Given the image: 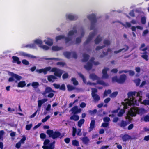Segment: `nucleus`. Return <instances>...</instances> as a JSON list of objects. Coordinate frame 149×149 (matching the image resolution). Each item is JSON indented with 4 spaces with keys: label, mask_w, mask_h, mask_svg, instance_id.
Instances as JSON below:
<instances>
[{
    "label": "nucleus",
    "mask_w": 149,
    "mask_h": 149,
    "mask_svg": "<svg viewBox=\"0 0 149 149\" xmlns=\"http://www.w3.org/2000/svg\"><path fill=\"white\" fill-rule=\"evenodd\" d=\"M71 111L73 114L75 115L80 113L81 111V109L80 108L78 109L77 106H75L71 109Z\"/></svg>",
    "instance_id": "nucleus-8"
},
{
    "label": "nucleus",
    "mask_w": 149,
    "mask_h": 149,
    "mask_svg": "<svg viewBox=\"0 0 149 149\" xmlns=\"http://www.w3.org/2000/svg\"><path fill=\"white\" fill-rule=\"evenodd\" d=\"M85 122V120L84 119H81L78 122V126L80 127H81L82 125Z\"/></svg>",
    "instance_id": "nucleus-32"
},
{
    "label": "nucleus",
    "mask_w": 149,
    "mask_h": 149,
    "mask_svg": "<svg viewBox=\"0 0 149 149\" xmlns=\"http://www.w3.org/2000/svg\"><path fill=\"white\" fill-rule=\"evenodd\" d=\"M51 71L52 72H54V76L59 77H61L63 73L62 71L61 70L59 69H57L56 67L53 68L51 69Z\"/></svg>",
    "instance_id": "nucleus-7"
},
{
    "label": "nucleus",
    "mask_w": 149,
    "mask_h": 149,
    "mask_svg": "<svg viewBox=\"0 0 149 149\" xmlns=\"http://www.w3.org/2000/svg\"><path fill=\"white\" fill-rule=\"evenodd\" d=\"M43 128L45 129H48L46 131V133L49 137H52L53 139H55L57 138L61 139L64 136V134H61L59 131H56L54 132L53 130L49 129V127L48 125L44 126Z\"/></svg>",
    "instance_id": "nucleus-2"
},
{
    "label": "nucleus",
    "mask_w": 149,
    "mask_h": 149,
    "mask_svg": "<svg viewBox=\"0 0 149 149\" xmlns=\"http://www.w3.org/2000/svg\"><path fill=\"white\" fill-rule=\"evenodd\" d=\"M47 100L48 99H43L38 101V107L39 109H40L42 104L45 102L47 101Z\"/></svg>",
    "instance_id": "nucleus-12"
},
{
    "label": "nucleus",
    "mask_w": 149,
    "mask_h": 149,
    "mask_svg": "<svg viewBox=\"0 0 149 149\" xmlns=\"http://www.w3.org/2000/svg\"><path fill=\"white\" fill-rule=\"evenodd\" d=\"M92 97L93 98V101L95 102H98L100 100V97L97 94L92 95Z\"/></svg>",
    "instance_id": "nucleus-16"
},
{
    "label": "nucleus",
    "mask_w": 149,
    "mask_h": 149,
    "mask_svg": "<svg viewBox=\"0 0 149 149\" xmlns=\"http://www.w3.org/2000/svg\"><path fill=\"white\" fill-rule=\"evenodd\" d=\"M52 48V49L54 51H58L61 49L60 47L57 46H53Z\"/></svg>",
    "instance_id": "nucleus-41"
},
{
    "label": "nucleus",
    "mask_w": 149,
    "mask_h": 149,
    "mask_svg": "<svg viewBox=\"0 0 149 149\" xmlns=\"http://www.w3.org/2000/svg\"><path fill=\"white\" fill-rule=\"evenodd\" d=\"M111 49L110 48H108L107 49V51L106 52H105L104 51H103L102 53L104 55H107L108 54V53L109 52H111Z\"/></svg>",
    "instance_id": "nucleus-55"
},
{
    "label": "nucleus",
    "mask_w": 149,
    "mask_h": 149,
    "mask_svg": "<svg viewBox=\"0 0 149 149\" xmlns=\"http://www.w3.org/2000/svg\"><path fill=\"white\" fill-rule=\"evenodd\" d=\"M92 39L90 38V37H88L87 39L84 43V46H85L86 45L89 43L91 41V40H92Z\"/></svg>",
    "instance_id": "nucleus-42"
},
{
    "label": "nucleus",
    "mask_w": 149,
    "mask_h": 149,
    "mask_svg": "<svg viewBox=\"0 0 149 149\" xmlns=\"http://www.w3.org/2000/svg\"><path fill=\"white\" fill-rule=\"evenodd\" d=\"M70 120H72L76 121L78 120L79 119V117L77 115L73 114V115L70 117Z\"/></svg>",
    "instance_id": "nucleus-25"
},
{
    "label": "nucleus",
    "mask_w": 149,
    "mask_h": 149,
    "mask_svg": "<svg viewBox=\"0 0 149 149\" xmlns=\"http://www.w3.org/2000/svg\"><path fill=\"white\" fill-rule=\"evenodd\" d=\"M146 18L145 17H143L141 19V22L142 24H145L146 23Z\"/></svg>",
    "instance_id": "nucleus-61"
},
{
    "label": "nucleus",
    "mask_w": 149,
    "mask_h": 149,
    "mask_svg": "<svg viewBox=\"0 0 149 149\" xmlns=\"http://www.w3.org/2000/svg\"><path fill=\"white\" fill-rule=\"evenodd\" d=\"M128 119L129 121L128 122H126L123 120H122L120 123L119 124L120 126L121 127L124 128L128 124H129L131 123V119L130 118H128Z\"/></svg>",
    "instance_id": "nucleus-10"
},
{
    "label": "nucleus",
    "mask_w": 149,
    "mask_h": 149,
    "mask_svg": "<svg viewBox=\"0 0 149 149\" xmlns=\"http://www.w3.org/2000/svg\"><path fill=\"white\" fill-rule=\"evenodd\" d=\"M126 79V75L123 74L120 75L119 78H118L117 76L112 77V80L113 82L116 81L119 84H123L125 82Z\"/></svg>",
    "instance_id": "nucleus-5"
},
{
    "label": "nucleus",
    "mask_w": 149,
    "mask_h": 149,
    "mask_svg": "<svg viewBox=\"0 0 149 149\" xmlns=\"http://www.w3.org/2000/svg\"><path fill=\"white\" fill-rule=\"evenodd\" d=\"M141 57L145 60L148 61V56L147 54H142L141 55Z\"/></svg>",
    "instance_id": "nucleus-54"
},
{
    "label": "nucleus",
    "mask_w": 149,
    "mask_h": 149,
    "mask_svg": "<svg viewBox=\"0 0 149 149\" xmlns=\"http://www.w3.org/2000/svg\"><path fill=\"white\" fill-rule=\"evenodd\" d=\"M42 72L45 74H47V71L51 70V68L49 66L46 67L45 68L42 69Z\"/></svg>",
    "instance_id": "nucleus-30"
},
{
    "label": "nucleus",
    "mask_w": 149,
    "mask_h": 149,
    "mask_svg": "<svg viewBox=\"0 0 149 149\" xmlns=\"http://www.w3.org/2000/svg\"><path fill=\"white\" fill-rule=\"evenodd\" d=\"M93 66L92 63L90 62H88L86 64V65L84 66V68L87 70H91Z\"/></svg>",
    "instance_id": "nucleus-17"
},
{
    "label": "nucleus",
    "mask_w": 149,
    "mask_h": 149,
    "mask_svg": "<svg viewBox=\"0 0 149 149\" xmlns=\"http://www.w3.org/2000/svg\"><path fill=\"white\" fill-rule=\"evenodd\" d=\"M34 42L36 44L38 45H40V46L43 43L42 41L39 39H36L34 41Z\"/></svg>",
    "instance_id": "nucleus-37"
},
{
    "label": "nucleus",
    "mask_w": 149,
    "mask_h": 149,
    "mask_svg": "<svg viewBox=\"0 0 149 149\" xmlns=\"http://www.w3.org/2000/svg\"><path fill=\"white\" fill-rule=\"evenodd\" d=\"M136 92L135 91L129 92L127 94L128 99L127 101L126 102V100H125V103L124 105V108L125 109H127L128 106H131L135 105L138 106L139 103L134 97L135 96Z\"/></svg>",
    "instance_id": "nucleus-1"
},
{
    "label": "nucleus",
    "mask_w": 149,
    "mask_h": 149,
    "mask_svg": "<svg viewBox=\"0 0 149 149\" xmlns=\"http://www.w3.org/2000/svg\"><path fill=\"white\" fill-rule=\"evenodd\" d=\"M118 94V92L116 91L112 93L110 95V97L111 98L116 97Z\"/></svg>",
    "instance_id": "nucleus-47"
},
{
    "label": "nucleus",
    "mask_w": 149,
    "mask_h": 149,
    "mask_svg": "<svg viewBox=\"0 0 149 149\" xmlns=\"http://www.w3.org/2000/svg\"><path fill=\"white\" fill-rule=\"evenodd\" d=\"M71 53L70 52L66 51L63 53V54L68 59H69L70 58Z\"/></svg>",
    "instance_id": "nucleus-31"
},
{
    "label": "nucleus",
    "mask_w": 149,
    "mask_h": 149,
    "mask_svg": "<svg viewBox=\"0 0 149 149\" xmlns=\"http://www.w3.org/2000/svg\"><path fill=\"white\" fill-rule=\"evenodd\" d=\"M65 38V43H68L69 42L71 41L72 40L71 38H69V37H65V38Z\"/></svg>",
    "instance_id": "nucleus-62"
},
{
    "label": "nucleus",
    "mask_w": 149,
    "mask_h": 149,
    "mask_svg": "<svg viewBox=\"0 0 149 149\" xmlns=\"http://www.w3.org/2000/svg\"><path fill=\"white\" fill-rule=\"evenodd\" d=\"M90 78L93 80H98L99 78L95 74H91L90 75Z\"/></svg>",
    "instance_id": "nucleus-29"
},
{
    "label": "nucleus",
    "mask_w": 149,
    "mask_h": 149,
    "mask_svg": "<svg viewBox=\"0 0 149 149\" xmlns=\"http://www.w3.org/2000/svg\"><path fill=\"white\" fill-rule=\"evenodd\" d=\"M67 18L70 20H74L77 19L78 17L75 15L69 14L67 15Z\"/></svg>",
    "instance_id": "nucleus-15"
},
{
    "label": "nucleus",
    "mask_w": 149,
    "mask_h": 149,
    "mask_svg": "<svg viewBox=\"0 0 149 149\" xmlns=\"http://www.w3.org/2000/svg\"><path fill=\"white\" fill-rule=\"evenodd\" d=\"M73 30L70 31L68 33V36H71L74 34L76 33L77 32V30L76 29V27L74 26L73 27Z\"/></svg>",
    "instance_id": "nucleus-19"
},
{
    "label": "nucleus",
    "mask_w": 149,
    "mask_h": 149,
    "mask_svg": "<svg viewBox=\"0 0 149 149\" xmlns=\"http://www.w3.org/2000/svg\"><path fill=\"white\" fill-rule=\"evenodd\" d=\"M123 25L126 28L127 27L128 28L130 27L131 26V24L127 22L126 23V25L123 24Z\"/></svg>",
    "instance_id": "nucleus-57"
},
{
    "label": "nucleus",
    "mask_w": 149,
    "mask_h": 149,
    "mask_svg": "<svg viewBox=\"0 0 149 149\" xmlns=\"http://www.w3.org/2000/svg\"><path fill=\"white\" fill-rule=\"evenodd\" d=\"M72 144L74 146H79V141L76 140H73L72 141Z\"/></svg>",
    "instance_id": "nucleus-34"
},
{
    "label": "nucleus",
    "mask_w": 149,
    "mask_h": 149,
    "mask_svg": "<svg viewBox=\"0 0 149 149\" xmlns=\"http://www.w3.org/2000/svg\"><path fill=\"white\" fill-rule=\"evenodd\" d=\"M109 70L108 68H105L102 70V73L103 74L102 77L103 78L107 79L108 78L109 75L107 73V71Z\"/></svg>",
    "instance_id": "nucleus-11"
},
{
    "label": "nucleus",
    "mask_w": 149,
    "mask_h": 149,
    "mask_svg": "<svg viewBox=\"0 0 149 149\" xmlns=\"http://www.w3.org/2000/svg\"><path fill=\"white\" fill-rule=\"evenodd\" d=\"M104 44L108 46L110 45V42L109 40H105L103 42Z\"/></svg>",
    "instance_id": "nucleus-52"
},
{
    "label": "nucleus",
    "mask_w": 149,
    "mask_h": 149,
    "mask_svg": "<svg viewBox=\"0 0 149 149\" xmlns=\"http://www.w3.org/2000/svg\"><path fill=\"white\" fill-rule=\"evenodd\" d=\"M22 62L23 64H24V65H28L29 64V61L27 60L26 59L23 60L22 61Z\"/></svg>",
    "instance_id": "nucleus-56"
},
{
    "label": "nucleus",
    "mask_w": 149,
    "mask_h": 149,
    "mask_svg": "<svg viewBox=\"0 0 149 149\" xmlns=\"http://www.w3.org/2000/svg\"><path fill=\"white\" fill-rule=\"evenodd\" d=\"M102 40V38L100 37V35H98L94 40L95 43L96 44H98L101 42Z\"/></svg>",
    "instance_id": "nucleus-23"
},
{
    "label": "nucleus",
    "mask_w": 149,
    "mask_h": 149,
    "mask_svg": "<svg viewBox=\"0 0 149 149\" xmlns=\"http://www.w3.org/2000/svg\"><path fill=\"white\" fill-rule=\"evenodd\" d=\"M50 118L49 115L47 116L45 118L42 119V122L43 123L46 122L47 120L49 119Z\"/></svg>",
    "instance_id": "nucleus-53"
},
{
    "label": "nucleus",
    "mask_w": 149,
    "mask_h": 149,
    "mask_svg": "<svg viewBox=\"0 0 149 149\" xmlns=\"http://www.w3.org/2000/svg\"><path fill=\"white\" fill-rule=\"evenodd\" d=\"M109 123L104 122L102 123L101 126H102L104 127H107L109 125Z\"/></svg>",
    "instance_id": "nucleus-58"
},
{
    "label": "nucleus",
    "mask_w": 149,
    "mask_h": 149,
    "mask_svg": "<svg viewBox=\"0 0 149 149\" xmlns=\"http://www.w3.org/2000/svg\"><path fill=\"white\" fill-rule=\"evenodd\" d=\"M111 93V91L110 89H108L107 91L105 90L104 93V96H107L108 94H110Z\"/></svg>",
    "instance_id": "nucleus-44"
},
{
    "label": "nucleus",
    "mask_w": 149,
    "mask_h": 149,
    "mask_svg": "<svg viewBox=\"0 0 149 149\" xmlns=\"http://www.w3.org/2000/svg\"><path fill=\"white\" fill-rule=\"evenodd\" d=\"M83 59L82 61L83 62H86L88 61L90 57V56L86 53H84L83 54Z\"/></svg>",
    "instance_id": "nucleus-18"
},
{
    "label": "nucleus",
    "mask_w": 149,
    "mask_h": 149,
    "mask_svg": "<svg viewBox=\"0 0 149 149\" xmlns=\"http://www.w3.org/2000/svg\"><path fill=\"white\" fill-rule=\"evenodd\" d=\"M45 44L49 46H51L53 44V41L51 39H48V40L45 42Z\"/></svg>",
    "instance_id": "nucleus-33"
},
{
    "label": "nucleus",
    "mask_w": 149,
    "mask_h": 149,
    "mask_svg": "<svg viewBox=\"0 0 149 149\" xmlns=\"http://www.w3.org/2000/svg\"><path fill=\"white\" fill-rule=\"evenodd\" d=\"M131 139V136L128 134H125L122 137L123 141H126Z\"/></svg>",
    "instance_id": "nucleus-22"
},
{
    "label": "nucleus",
    "mask_w": 149,
    "mask_h": 149,
    "mask_svg": "<svg viewBox=\"0 0 149 149\" xmlns=\"http://www.w3.org/2000/svg\"><path fill=\"white\" fill-rule=\"evenodd\" d=\"M26 85V84L24 81H21L18 84L17 87H18L23 88Z\"/></svg>",
    "instance_id": "nucleus-27"
},
{
    "label": "nucleus",
    "mask_w": 149,
    "mask_h": 149,
    "mask_svg": "<svg viewBox=\"0 0 149 149\" xmlns=\"http://www.w3.org/2000/svg\"><path fill=\"white\" fill-rule=\"evenodd\" d=\"M105 47V45H104L102 46H98L95 49V50L97 51L100 50L101 49H102L103 48Z\"/></svg>",
    "instance_id": "nucleus-60"
},
{
    "label": "nucleus",
    "mask_w": 149,
    "mask_h": 149,
    "mask_svg": "<svg viewBox=\"0 0 149 149\" xmlns=\"http://www.w3.org/2000/svg\"><path fill=\"white\" fill-rule=\"evenodd\" d=\"M87 18L91 22L90 30H94L95 27V24L97 22L95 15L94 14H91L88 16Z\"/></svg>",
    "instance_id": "nucleus-4"
},
{
    "label": "nucleus",
    "mask_w": 149,
    "mask_h": 149,
    "mask_svg": "<svg viewBox=\"0 0 149 149\" xmlns=\"http://www.w3.org/2000/svg\"><path fill=\"white\" fill-rule=\"evenodd\" d=\"M11 77H10L8 79V81L10 82L14 81H15L14 78L16 79L17 80L19 81L22 78L21 76L13 72H11Z\"/></svg>",
    "instance_id": "nucleus-6"
},
{
    "label": "nucleus",
    "mask_w": 149,
    "mask_h": 149,
    "mask_svg": "<svg viewBox=\"0 0 149 149\" xmlns=\"http://www.w3.org/2000/svg\"><path fill=\"white\" fill-rule=\"evenodd\" d=\"M97 110L96 109H94L93 110H89V113L91 115H93L95 114L97 112Z\"/></svg>",
    "instance_id": "nucleus-50"
},
{
    "label": "nucleus",
    "mask_w": 149,
    "mask_h": 149,
    "mask_svg": "<svg viewBox=\"0 0 149 149\" xmlns=\"http://www.w3.org/2000/svg\"><path fill=\"white\" fill-rule=\"evenodd\" d=\"M65 38V36L63 35H60L57 36L56 37V41L62 39H63Z\"/></svg>",
    "instance_id": "nucleus-36"
},
{
    "label": "nucleus",
    "mask_w": 149,
    "mask_h": 149,
    "mask_svg": "<svg viewBox=\"0 0 149 149\" xmlns=\"http://www.w3.org/2000/svg\"><path fill=\"white\" fill-rule=\"evenodd\" d=\"M72 57L75 59H77V55L76 53L75 52H72Z\"/></svg>",
    "instance_id": "nucleus-63"
},
{
    "label": "nucleus",
    "mask_w": 149,
    "mask_h": 149,
    "mask_svg": "<svg viewBox=\"0 0 149 149\" xmlns=\"http://www.w3.org/2000/svg\"><path fill=\"white\" fill-rule=\"evenodd\" d=\"M32 86L35 88H36L39 86V83L38 82H33L31 84Z\"/></svg>",
    "instance_id": "nucleus-46"
},
{
    "label": "nucleus",
    "mask_w": 149,
    "mask_h": 149,
    "mask_svg": "<svg viewBox=\"0 0 149 149\" xmlns=\"http://www.w3.org/2000/svg\"><path fill=\"white\" fill-rule=\"evenodd\" d=\"M95 121L94 120H91L90 123V126L89 130L90 131H92L93 130L95 127Z\"/></svg>",
    "instance_id": "nucleus-24"
},
{
    "label": "nucleus",
    "mask_w": 149,
    "mask_h": 149,
    "mask_svg": "<svg viewBox=\"0 0 149 149\" xmlns=\"http://www.w3.org/2000/svg\"><path fill=\"white\" fill-rule=\"evenodd\" d=\"M13 60L12 62L13 63H16L18 64H20L21 63L19 58L16 56H13L12 57Z\"/></svg>",
    "instance_id": "nucleus-14"
},
{
    "label": "nucleus",
    "mask_w": 149,
    "mask_h": 149,
    "mask_svg": "<svg viewBox=\"0 0 149 149\" xmlns=\"http://www.w3.org/2000/svg\"><path fill=\"white\" fill-rule=\"evenodd\" d=\"M110 120V118L108 117H106L103 118V121L104 122L106 123H109V121Z\"/></svg>",
    "instance_id": "nucleus-49"
},
{
    "label": "nucleus",
    "mask_w": 149,
    "mask_h": 149,
    "mask_svg": "<svg viewBox=\"0 0 149 149\" xmlns=\"http://www.w3.org/2000/svg\"><path fill=\"white\" fill-rule=\"evenodd\" d=\"M125 112V110L123 109H121L118 113V116L119 117H122Z\"/></svg>",
    "instance_id": "nucleus-35"
},
{
    "label": "nucleus",
    "mask_w": 149,
    "mask_h": 149,
    "mask_svg": "<svg viewBox=\"0 0 149 149\" xmlns=\"http://www.w3.org/2000/svg\"><path fill=\"white\" fill-rule=\"evenodd\" d=\"M40 47L41 48H42L44 50H48L49 49V47L45 45H40Z\"/></svg>",
    "instance_id": "nucleus-59"
},
{
    "label": "nucleus",
    "mask_w": 149,
    "mask_h": 149,
    "mask_svg": "<svg viewBox=\"0 0 149 149\" xmlns=\"http://www.w3.org/2000/svg\"><path fill=\"white\" fill-rule=\"evenodd\" d=\"M67 88L69 91H71L75 89V88L72 85H67Z\"/></svg>",
    "instance_id": "nucleus-39"
},
{
    "label": "nucleus",
    "mask_w": 149,
    "mask_h": 149,
    "mask_svg": "<svg viewBox=\"0 0 149 149\" xmlns=\"http://www.w3.org/2000/svg\"><path fill=\"white\" fill-rule=\"evenodd\" d=\"M56 79V77L53 75H50L48 76L47 79L49 82H53L54 80Z\"/></svg>",
    "instance_id": "nucleus-20"
},
{
    "label": "nucleus",
    "mask_w": 149,
    "mask_h": 149,
    "mask_svg": "<svg viewBox=\"0 0 149 149\" xmlns=\"http://www.w3.org/2000/svg\"><path fill=\"white\" fill-rule=\"evenodd\" d=\"M140 81L141 80L139 78L135 79L134 81V82L136 83V86H139V85Z\"/></svg>",
    "instance_id": "nucleus-48"
},
{
    "label": "nucleus",
    "mask_w": 149,
    "mask_h": 149,
    "mask_svg": "<svg viewBox=\"0 0 149 149\" xmlns=\"http://www.w3.org/2000/svg\"><path fill=\"white\" fill-rule=\"evenodd\" d=\"M81 140L83 143L86 145H87L90 141L88 138L86 136L83 137Z\"/></svg>",
    "instance_id": "nucleus-21"
},
{
    "label": "nucleus",
    "mask_w": 149,
    "mask_h": 149,
    "mask_svg": "<svg viewBox=\"0 0 149 149\" xmlns=\"http://www.w3.org/2000/svg\"><path fill=\"white\" fill-rule=\"evenodd\" d=\"M144 111L143 109H139L137 107H133L130 109L128 113L132 117L135 116L136 114H141Z\"/></svg>",
    "instance_id": "nucleus-3"
},
{
    "label": "nucleus",
    "mask_w": 149,
    "mask_h": 149,
    "mask_svg": "<svg viewBox=\"0 0 149 149\" xmlns=\"http://www.w3.org/2000/svg\"><path fill=\"white\" fill-rule=\"evenodd\" d=\"M125 46L126 47V49H125V48H123L122 49H120L118 51H114V53L115 54H117L118 53L120 52L123 50H125V51H127L129 49V47L127 45H125Z\"/></svg>",
    "instance_id": "nucleus-28"
},
{
    "label": "nucleus",
    "mask_w": 149,
    "mask_h": 149,
    "mask_svg": "<svg viewBox=\"0 0 149 149\" xmlns=\"http://www.w3.org/2000/svg\"><path fill=\"white\" fill-rule=\"evenodd\" d=\"M97 84L102 85L104 86H107V84L105 82L102 80H98L97 81Z\"/></svg>",
    "instance_id": "nucleus-40"
},
{
    "label": "nucleus",
    "mask_w": 149,
    "mask_h": 149,
    "mask_svg": "<svg viewBox=\"0 0 149 149\" xmlns=\"http://www.w3.org/2000/svg\"><path fill=\"white\" fill-rule=\"evenodd\" d=\"M79 74L80 77H81L83 80V81L85 84H86V79L85 78L84 75L81 73H79Z\"/></svg>",
    "instance_id": "nucleus-45"
},
{
    "label": "nucleus",
    "mask_w": 149,
    "mask_h": 149,
    "mask_svg": "<svg viewBox=\"0 0 149 149\" xmlns=\"http://www.w3.org/2000/svg\"><path fill=\"white\" fill-rule=\"evenodd\" d=\"M71 81L73 82L74 85H77L78 84V81L76 80V78L74 77H72L71 79Z\"/></svg>",
    "instance_id": "nucleus-38"
},
{
    "label": "nucleus",
    "mask_w": 149,
    "mask_h": 149,
    "mask_svg": "<svg viewBox=\"0 0 149 149\" xmlns=\"http://www.w3.org/2000/svg\"><path fill=\"white\" fill-rule=\"evenodd\" d=\"M92 39L90 38V37H88L87 39L84 43V46H85L86 45L89 43L91 41V40H92Z\"/></svg>",
    "instance_id": "nucleus-43"
},
{
    "label": "nucleus",
    "mask_w": 149,
    "mask_h": 149,
    "mask_svg": "<svg viewBox=\"0 0 149 149\" xmlns=\"http://www.w3.org/2000/svg\"><path fill=\"white\" fill-rule=\"evenodd\" d=\"M136 92V93H137L136 96L137 97H139V99L138 100V101H137L139 103V102L141 101L142 100V96L141 95H142V92L141 91H140L138 92Z\"/></svg>",
    "instance_id": "nucleus-26"
},
{
    "label": "nucleus",
    "mask_w": 149,
    "mask_h": 149,
    "mask_svg": "<svg viewBox=\"0 0 149 149\" xmlns=\"http://www.w3.org/2000/svg\"><path fill=\"white\" fill-rule=\"evenodd\" d=\"M92 93L91 95L96 94V93L98 91L96 88H92Z\"/></svg>",
    "instance_id": "nucleus-51"
},
{
    "label": "nucleus",
    "mask_w": 149,
    "mask_h": 149,
    "mask_svg": "<svg viewBox=\"0 0 149 149\" xmlns=\"http://www.w3.org/2000/svg\"><path fill=\"white\" fill-rule=\"evenodd\" d=\"M52 92H54V91L51 87H47L46 88L45 91L43 92L42 94L44 96H45L47 93Z\"/></svg>",
    "instance_id": "nucleus-13"
},
{
    "label": "nucleus",
    "mask_w": 149,
    "mask_h": 149,
    "mask_svg": "<svg viewBox=\"0 0 149 149\" xmlns=\"http://www.w3.org/2000/svg\"><path fill=\"white\" fill-rule=\"evenodd\" d=\"M19 54L21 56H24V57H28L31 58H35L36 56L33 55H31L28 54L23 52L20 51L19 52Z\"/></svg>",
    "instance_id": "nucleus-9"
},
{
    "label": "nucleus",
    "mask_w": 149,
    "mask_h": 149,
    "mask_svg": "<svg viewBox=\"0 0 149 149\" xmlns=\"http://www.w3.org/2000/svg\"><path fill=\"white\" fill-rule=\"evenodd\" d=\"M143 104L145 105H149V100H144L143 101Z\"/></svg>",
    "instance_id": "nucleus-64"
}]
</instances>
